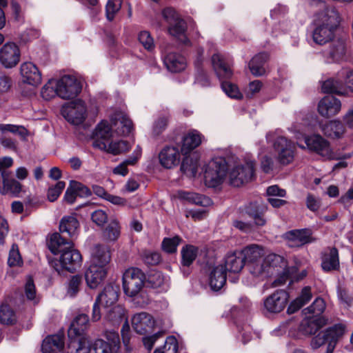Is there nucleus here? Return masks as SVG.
<instances>
[{
  "label": "nucleus",
  "instance_id": "obj_14",
  "mask_svg": "<svg viewBox=\"0 0 353 353\" xmlns=\"http://www.w3.org/2000/svg\"><path fill=\"white\" fill-rule=\"evenodd\" d=\"M21 59V50L14 42H7L0 48V63L6 69L15 68Z\"/></svg>",
  "mask_w": 353,
  "mask_h": 353
},
{
  "label": "nucleus",
  "instance_id": "obj_44",
  "mask_svg": "<svg viewBox=\"0 0 353 353\" xmlns=\"http://www.w3.org/2000/svg\"><path fill=\"white\" fill-rule=\"evenodd\" d=\"M198 249L193 245H185L181 250V264L183 268L189 267L197 256Z\"/></svg>",
  "mask_w": 353,
  "mask_h": 353
},
{
  "label": "nucleus",
  "instance_id": "obj_12",
  "mask_svg": "<svg viewBox=\"0 0 353 353\" xmlns=\"http://www.w3.org/2000/svg\"><path fill=\"white\" fill-rule=\"evenodd\" d=\"M273 148L276 153V159L280 164L287 165L292 163L296 147L291 140L285 137H278L273 143Z\"/></svg>",
  "mask_w": 353,
  "mask_h": 353
},
{
  "label": "nucleus",
  "instance_id": "obj_49",
  "mask_svg": "<svg viewBox=\"0 0 353 353\" xmlns=\"http://www.w3.org/2000/svg\"><path fill=\"white\" fill-rule=\"evenodd\" d=\"M246 214L253 220V226L262 227L265 225L266 219L262 211L257 208L249 207L246 210Z\"/></svg>",
  "mask_w": 353,
  "mask_h": 353
},
{
  "label": "nucleus",
  "instance_id": "obj_1",
  "mask_svg": "<svg viewBox=\"0 0 353 353\" xmlns=\"http://www.w3.org/2000/svg\"><path fill=\"white\" fill-rule=\"evenodd\" d=\"M242 254L249 272L260 279L279 274L287 268L283 256L272 252L265 254L263 248L256 244L245 247Z\"/></svg>",
  "mask_w": 353,
  "mask_h": 353
},
{
  "label": "nucleus",
  "instance_id": "obj_5",
  "mask_svg": "<svg viewBox=\"0 0 353 353\" xmlns=\"http://www.w3.org/2000/svg\"><path fill=\"white\" fill-rule=\"evenodd\" d=\"M212 65L216 75L221 81V88L225 94L232 99H241L242 94L238 87L228 81L233 75V71L230 63L225 58L219 53L214 54L212 57Z\"/></svg>",
  "mask_w": 353,
  "mask_h": 353
},
{
  "label": "nucleus",
  "instance_id": "obj_7",
  "mask_svg": "<svg viewBox=\"0 0 353 353\" xmlns=\"http://www.w3.org/2000/svg\"><path fill=\"white\" fill-rule=\"evenodd\" d=\"M346 326L343 323H337L320 332L311 341L312 349H318L327 343V353H332L339 339L345 334Z\"/></svg>",
  "mask_w": 353,
  "mask_h": 353
},
{
  "label": "nucleus",
  "instance_id": "obj_53",
  "mask_svg": "<svg viewBox=\"0 0 353 353\" xmlns=\"http://www.w3.org/2000/svg\"><path fill=\"white\" fill-rule=\"evenodd\" d=\"M178 350V343L174 336L167 337L164 345L155 350L154 353H176Z\"/></svg>",
  "mask_w": 353,
  "mask_h": 353
},
{
  "label": "nucleus",
  "instance_id": "obj_28",
  "mask_svg": "<svg viewBox=\"0 0 353 353\" xmlns=\"http://www.w3.org/2000/svg\"><path fill=\"white\" fill-rule=\"evenodd\" d=\"M319 128L323 134L330 139H340L345 131L343 123L336 119L320 123Z\"/></svg>",
  "mask_w": 353,
  "mask_h": 353
},
{
  "label": "nucleus",
  "instance_id": "obj_9",
  "mask_svg": "<svg viewBox=\"0 0 353 353\" xmlns=\"http://www.w3.org/2000/svg\"><path fill=\"white\" fill-rule=\"evenodd\" d=\"M145 275L137 268H130L125 270L123 275V288L128 296H136L142 289Z\"/></svg>",
  "mask_w": 353,
  "mask_h": 353
},
{
  "label": "nucleus",
  "instance_id": "obj_26",
  "mask_svg": "<svg viewBox=\"0 0 353 353\" xmlns=\"http://www.w3.org/2000/svg\"><path fill=\"white\" fill-rule=\"evenodd\" d=\"M245 264L244 256L241 253L236 252L228 253L224 261L223 270L225 272L239 273L241 271Z\"/></svg>",
  "mask_w": 353,
  "mask_h": 353
},
{
  "label": "nucleus",
  "instance_id": "obj_50",
  "mask_svg": "<svg viewBox=\"0 0 353 353\" xmlns=\"http://www.w3.org/2000/svg\"><path fill=\"white\" fill-rule=\"evenodd\" d=\"M246 214L253 220V226L262 227L265 225L266 219L262 211L257 208L249 207L246 210Z\"/></svg>",
  "mask_w": 353,
  "mask_h": 353
},
{
  "label": "nucleus",
  "instance_id": "obj_61",
  "mask_svg": "<svg viewBox=\"0 0 353 353\" xmlns=\"http://www.w3.org/2000/svg\"><path fill=\"white\" fill-rule=\"evenodd\" d=\"M181 239L175 236L172 238H165L162 241V249L167 253H174L176 251Z\"/></svg>",
  "mask_w": 353,
  "mask_h": 353
},
{
  "label": "nucleus",
  "instance_id": "obj_21",
  "mask_svg": "<svg viewBox=\"0 0 353 353\" xmlns=\"http://www.w3.org/2000/svg\"><path fill=\"white\" fill-rule=\"evenodd\" d=\"M341 109L340 100L334 96L323 97L319 103L318 112L323 117H331L337 114Z\"/></svg>",
  "mask_w": 353,
  "mask_h": 353
},
{
  "label": "nucleus",
  "instance_id": "obj_37",
  "mask_svg": "<svg viewBox=\"0 0 353 353\" xmlns=\"http://www.w3.org/2000/svg\"><path fill=\"white\" fill-rule=\"evenodd\" d=\"M312 297L311 288L309 286L304 287L300 295L290 303L288 311L290 312H294L307 304L311 300Z\"/></svg>",
  "mask_w": 353,
  "mask_h": 353
},
{
  "label": "nucleus",
  "instance_id": "obj_51",
  "mask_svg": "<svg viewBox=\"0 0 353 353\" xmlns=\"http://www.w3.org/2000/svg\"><path fill=\"white\" fill-rule=\"evenodd\" d=\"M343 83L335 81L332 79L325 81L321 86L322 91L325 93H336L338 94H344L342 90Z\"/></svg>",
  "mask_w": 353,
  "mask_h": 353
},
{
  "label": "nucleus",
  "instance_id": "obj_3",
  "mask_svg": "<svg viewBox=\"0 0 353 353\" xmlns=\"http://www.w3.org/2000/svg\"><path fill=\"white\" fill-rule=\"evenodd\" d=\"M339 23V14L334 7H327L318 12L313 22L312 41L320 46L332 41Z\"/></svg>",
  "mask_w": 353,
  "mask_h": 353
},
{
  "label": "nucleus",
  "instance_id": "obj_10",
  "mask_svg": "<svg viewBox=\"0 0 353 353\" xmlns=\"http://www.w3.org/2000/svg\"><path fill=\"white\" fill-rule=\"evenodd\" d=\"M63 117L74 125L81 124L86 118L87 109L81 99L65 103L61 110Z\"/></svg>",
  "mask_w": 353,
  "mask_h": 353
},
{
  "label": "nucleus",
  "instance_id": "obj_27",
  "mask_svg": "<svg viewBox=\"0 0 353 353\" xmlns=\"http://www.w3.org/2000/svg\"><path fill=\"white\" fill-rule=\"evenodd\" d=\"M89 327V318L85 314L77 315L72 321L68 329V337H85V332Z\"/></svg>",
  "mask_w": 353,
  "mask_h": 353
},
{
  "label": "nucleus",
  "instance_id": "obj_38",
  "mask_svg": "<svg viewBox=\"0 0 353 353\" xmlns=\"http://www.w3.org/2000/svg\"><path fill=\"white\" fill-rule=\"evenodd\" d=\"M268 56L266 53H259L254 56L249 63L250 72L254 76H261L265 73L263 65L268 60Z\"/></svg>",
  "mask_w": 353,
  "mask_h": 353
},
{
  "label": "nucleus",
  "instance_id": "obj_60",
  "mask_svg": "<svg viewBox=\"0 0 353 353\" xmlns=\"http://www.w3.org/2000/svg\"><path fill=\"white\" fill-rule=\"evenodd\" d=\"M82 283L81 276L74 275L68 282L67 294L70 297L75 296L79 292Z\"/></svg>",
  "mask_w": 353,
  "mask_h": 353
},
{
  "label": "nucleus",
  "instance_id": "obj_54",
  "mask_svg": "<svg viewBox=\"0 0 353 353\" xmlns=\"http://www.w3.org/2000/svg\"><path fill=\"white\" fill-rule=\"evenodd\" d=\"M57 79H50L41 89V96L45 100H50L58 96L57 88Z\"/></svg>",
  "mask_w": 353,
  "mask_h": 353
},
{
  "label": "nucleus",
  "instance_id": "obj_57",
  "mask_svg": "<svg viewBox=\"0 0 353 353\" xmlns=\"http://www.w3.org/2000/svg\"><path fill=\"white\" fill-rule=\"evenodd\" d=\"M65 187V183L62 181H59L57 182L56 184L50 186L47 192L48 200L50 202L55 201L59 198Z\"/></svg>",
  "mask_w": 353,
  "mask_h": 353
},
{
  "label": "nucleus",
  "instance_id": "obj_63",
  "mask_svg": "<svg viewBox=\"0 0 353 353\" xmlns=\"http://www.w3.org/2000/svg\"><path fill=\"white\" fill-rule=\"evenodd\" d=\"M23 263L22 259L17 245H13L10 250L8 264L10 267L20 266Z\"/></svg>",
  "mask_w": 353,
  "mask_h": 353
},
{
  "label": "nucleus",
  "instance_id": "obj_33",
  "mask_svg": "<svg viewBox=\"0 0 353 353\" xmlns=\"http://www.w3.org/2000/svg\"><path fill=\"white\" fill-rule=\"evenodd\" d=\"M79 223L74 216H63L60 222L59 230L62 234H66L71 238L77 235Z\"/></svg>",
  "mask_w": 353,
  "mask_h": 353
},
{
  "label": "nucleus",
  "instance_id": "obj_30",
  "mask_svg": "<svg viewBox=\"0 0 353 353\" xmlns=\"http://www.w3.org/2000/svg\"><path fill=\"white\" fill-rule=\"evenodd\" d=\"M327 323V320L323 316H306L302 321L301 330L306 334H315L319 329Z\"/></svg>",
  "mask_w": 353,
  "mask_h": 353
},
{
  "label": "nucleus",
  "instance_id": "obj_41",
  "mask_svg": "<svg viewBox=\"0 0 353 353\" xmlns=\"http://www.w3.org/2000/svg\"><path fill=\"white\" fill-rule=\"evenodd\" d=\"M113 119L115 120L114 125H118V128H121L122 135L126 136L130 134L133 129V125L126 114L122 112L117 113Z\"/></svg>",
  "mask_w": 353,
  "mask_h": 353
},
{
  "label": "nucleus",
  "instance_id": "obj_52",
  "mask_svg": "<svg viewBox=\"0 0 353 353\" xmlns=\"http://www.w3.org/2000/svg\"><path fill=\"white\" fill-rule=\"evenodd\" d=\"M123 0H108L105 5V16L109 21L114 19L121 8Z\"/></svg>",
  "mask_w": 353,
  "mask_h": 353
},
{
  "label": "nucleus",
  "instance_id": "obj_62",
  "mask_svg": "<svg viewBox=\"0 0 353 353\" xmlns=\"http://www.w3.org/2000/svg\"><path fill=\"white\" fill-rule=\"evenodd\" d=\"M97 139L108 142V138L111 136V128L106 121H102L96 128Z\"/></svg>",
  "mask_w": 353,
  "mask_h": 353
},
{
  "label": "nucleus",
  "instance_id": "obj_22",
  "mask_svg": "<svg viewBox=\"0 0 353 353\" xmlns=\"http://www.w3.org/2000/svg\"><path fill=\"white\" fill-rule=\"evenodd\" d=\"M180 152L175 146H165L159 154L160 164L166 169H171L179 165Z\"/></svg>",
  "mask_w": 353,
  "mask_h": 353
},
{
  "label": "nucleus",
  "instance_id": "obj_64",
  "mask_svg": "<svg viewBox=\"0 0 353 353\" xmlns=\"http://www.w3.org/2000/svg\"><path fill=\"white\" fill-rule=\"evenodd\" d=\"M138 39L145 49L152 50L154 48V40L148 31H141L139 34Z\"/></svg>",
  "mask_w": 353,
  "mask_h": 353
},
{
  "label": "nucleus",
  "instance_id": "obj_56",
  "mask_svg": "<svg viewBox=\"0 0 353 353\" xmlns=\"http://www.w3.org/2000/svg\"><path fill=\"white\" fill-rule=\"evenodd\" d=\"M25 295L28 300L37 303L39 301V297L37 294L36 288L32 277L28 276L24 286Z\"/></svg>",
  "mask_w": 353,
  "mask_h": 353
},
{
  "label": "nucleus",
  "instance_id": "obj_29",
  "mask_svg": "<svg viewBox=\"0 0 353 353\" xmlns=\"http://www.w3.org/2000/svg\"><path fill=\"white\" fill-rule=\"evenodd\" d=\"M124 319V307L120 305H115L107 312L103 319V326L117 327Z\"/></svg>",
  "mask_w": 353,
  "mask_h": 353
},
{
  "label": "nucleus",
  "instance_id": "obj_24",
  "mask_svg": "<svg viewBox=\"0 0 353 353\" xmlns=\"http://www.w3.org/2000/svg\"><path fill=\"white\" fill-rule=\"evenodd\" d=\"M346 52L345 40L339 39L332 41L326 56L329 62L339 63L346 60Z\"/></svg>",
  "mask_w": 353,
  "mask_h": 353
},
{
  "label": "nucleus",
  "instance_id": "obj_17",
  "mask_svg": "<svg viewBox=\"0 0 353 353\" xmlns=\"http://www.w3.org/2000/svg\"><path fill=\"white\" fill-rule=\"evenodd\" d=\"M287 244L297 248L312 241V232L309 229L292 230L284 234Z\"/></svg>",
  "mask_w": 353,
  "mask_h": 353
},
{
  "label": "nucleus",
  "instance_id": "obj_23",
  "mask_svg": "<svg viewBox=\"0 0 353 353\" xmlns=\"http://www.w3.org/2000/svg\"><path fill=\"white\" fill-rule=\"evenodd\" d=\"M111 260V251L108 245H95L91 251L90 263L108 268Z\"/></svg>",
  "mask_w": 353,
  "mask_h": 353
},
{
  "label": "nucleus",
  "instance_id": "obj_18",
  "mask_svg": "<svg viewBox=\"0 0 353 353\" xmlns=\"http://www.w3.org/2000/svg\"><path fill=\"white\" fill-rule=\"evenodd\" d=\"M134 330L139 334H145L152 330L155 325L153 316L145 312L135 314L132 318Z\"/></svg>",
  "mask_w": 353,
  "mask_h": 353
},
{
  "label": "nucleus",
  "instance_id": "obj_15",
  "mask_svg": "<svg viewBox=\"0 0 353 353\" xmlns=\"http://www.w3.org/2000/svg\"><path fill=\"white\" fill-rule=\"evenodd\" d=\"M288 303V294L284 290H276L263 302L264 308L270 313H279L283 310Z\"/></svg>",
  "mask_w": 353,
  "mask_h": 353
},
{
  "label": "nucleus",
  "instance_id": "obj_4",
  "mask_svg": "<svg viewBox=\"0 0 353 353\" xmlns=\"http://www.w3.org/2000/svg\"><path fill=\"white\" fill-rule=\"evenodd\" d=\"M204 137L196 130H189L183 137L181 152L183 156L181 170L190 176H195L198 172L199 156L193 152L199 147Z\"/></svg>",
  "mask_w": 353,
  "mask_h": 353
},
{
  "label": "nucleus",
  "instance_id": "obj_34",
  "mask_svg": "<svg viewBox=\"0 0 353 353\" xmlns=\"http://www.w3.org/2000/svg\"><path fill=\"white\" fill-rule=\"evenodd\" d=\"M339 266V252L336 248L329 249L328 252L323 253L322 256L321 267L325 272L336 270Z\"/></svg>",
  "mask_w": 353,
  "mask_h": 353
},
{
  "label": "nucleus",
  "instance_id": "obj_19",
  "mask_svg": "<svg viewBox=\"0 0 353 353\" xmlns=\"http://www.w3.org/2000/svg\"><path fill=\"white\" fill-rule=\"evenodd\" d=\"M108 269L103 267V265L90 263L85 272V278L88 286L92 289L97 288L105 278Z\"/></svg>",
  "mask_w": 353,
  "mask_h": 353
},
{
  "label": "nucleus",
  "instance_id": "obj_2",
  "mask_svg": "<svg viewBox=\"0 0 353 353\" xmlns=\"http://www.w3.org/2000/svg\"><path fill=\"white\" fill-rule=\"evenodd\" d=\"M48 248L54 254H61L59 261H50V265L60 273L63 270L73 272L82 265V256L74 248L72 241L65 240L59 233L53 234L50 239Z\"/></svg>",
  "mask_w": 353,
  "mask_h": 353
},
{
  "label": "nucleus",
  "instance_id": "obj_59",
  "mask_svg": "<svg viewBox=\"0 0 353 353\" xmlns=\"http://www.w3.org/2000/svg\"><path fill=\"white\" fill-rule=\"evenodd\" d=\"M104 327V337L108 341L110 346L119 347L120 345V338L119 333L114 330L115 327Z\"/></svg>",
  "mask_w": 353,
  "mask_h": 353
},
{
  "label": "nucleus",
  "instance_id": "obj_13",
  "mask_svg": "<svg viewBox=\"0 0 353 353\" xmlns=\"http://www.w3.org/2000/svg\"><path fill=\"white\" fill-rule=\"evenodd\" d=\"M58 97L63 99L75 97L81 90V83L71 75H64L57 79Z\"/></svg>",
  "mask_w": 353,
  "mask_h": 353
},
{
  "label": "nucleus",
  "instance_id": "obj_47",
  "mask_svg": "<svg viewBox=\"0 0 353 353\" xmlns=\"http://www.w3.org/2000/svg\"><path fill=\"white\" fill-rule=\"evenodd\" d=\"M325 309V303L323 299L316 298L311 305L305 308L303 312L305 315L312 314V316H321L320 315Z\"/></svg>",
  "mask_w": 353,
  "mask_h": 353
},
{
  "label": "nucleus",
  "instance_id": "obj_35",
  "mask_svg": "<svg viewBox=\"0 0 353 353\" xmlns=\"http://www.w3.org/2000/svg\"><path fill=\"white\" fill-rule=\"evenodd\" d=\"M186 23L184 20L179 19L170 24L168 31L170 34L176 38L179 41L184 45H188L190 41L185 34Z\"/></svg>",
  "mask_w": 353,
  "mask_h": 353
},
{
  "label": "nucleus",
  "instance_id": "obj_36",
  "mask_svg": "<svg viewBox=\"0 0 353 353\" xmlns=\"http://www.w3.org/2000/svg\"><path fill=\"white\" fill-rule=\"evenodd\" d=\"M117 289L113 285H106L103 292L97 296V301L105 307L111 306L118 299Z\"/></svg>",
  "mask_w": 353,
  "mask_h": 353
},
{
  "label": "nucleus",
  "instance_id": "obj_6",
  "mask_svg": "<svg viewBox=\"0 0 353 353\" xmlns=\"http://www.w3.org/2000/svg\"><path fill=\"white\" fill-rule=\"evenodd\" d=\"M289 130L294 134V137L297 140L303 137L306 148L310 151L327 159H338L331 149L330 142L320 134L304 135L303 127L297 124H293Z\"/></svg>",
  "mask_w": 353,
  "mask_h": 353
},
{
  "label": "nucleus",
  "instance_id": "obj_8",
  "mask_svg": "<svg viewBox=\"0 0 353 353\" xmlns=\"http://www.w3.org/2000/svg\"><path fill=\"white\" fill-rule=\"evenodd\" d=\"M228 165L225 159L216 157L210 161L205 167L204 181L207 186L216 188L219 186L226 176Z\"/></svg>",
  "mask_w": 353,
  "mask_h": 353
},
{
  "label": "nucleus",
  "instance_id": "obj_16",
  "mask_svg": "<svg viewBox=\"0 0 353 353\" xmlns=\"http://www.w3.org/2000/svg\"><path fill=\"white\" fill-rule=\"evenodd\" d=\"M22 81L32 86H37L41 83V72L32 62H24L20 66Z\"/></svg>",
  "mask_w": 353,
  "mask_h": 353
},
{
  "label": "nucleus",
  "instance_id": "obj_11",
  "mask_svg": "<svg viewBox=\"0 0 353 353\" xmlns=\"http://www.w3.org/2000/svg\"><path fill=\"white\" fill-rule=\"evenodd\" d=\"M254 161L248 160L234 166L229 173L230 183L234 187H239L250 181L254 176Z\"/></svg>",
  "mask_w": 353,
  "mask_h": 353
},
{
  "label": "nucleus",
  "instance_id": "obj_48",
  "mask_svg": "<svg viewBox=\"0 0 353 353\" xmlns=\"http://www.w3.org/2000/svg\"><path fill=\"white\" fill-rule=\"evenodd\" d=\"M246 214L253 220V226L262 227L265 225L266 219L262 211L257 208L249 207L246 210Z\"/></svg>",
  "mask_w": 353,
  "mask_h": 353
},
{
  "label": "nucleus",
  "instance_id": "obj_31",
  "mask_svg": "<svg viewBox=\"0 0 353 353\" xmlns=\"http://www.w3.org/2000/svg\"><path fill=\"white\" fill-rule=\"evenodd\" d=\"M66 353H90V343L87 337L69 338Z\"/></svg>",
  "mask_w": 353,
  "mask_h": 353
},
{
  "label": "nucleus",
  "instance_id": "obj_32",
  "mask_svg": "<svg viewBox=\"0 0 353 353\" xmlns=\"http://www.w3.org/2000/svg\"><path fill=\"white\" fill-rule=\"evenodd\" d=\"M226 281V274L222 265H216L210 271L209 284L211 289L218 291L224 285Z\"/></svg>",
  "mask_w": 353,
  "mask_h": 353
},
{
  "label": "nucleus",
  "instance_id": "obj_20",
  "mask_svg": "<svg viewBox=\"0 0 353 353\" xmlns=\"http://www.w3.org/2000/svg\"><path fill=\"white\" fill-rule=\"evenodd\" d=\"M92 146L114 155L126 152L130 148V143L123 140L105 142L99 139H95L92 143Z\"/></svg>",
  "mask_w": 353,
  "mask_h": 353
},
{
  "label": "nucleus",
  "instance_id": "obj_42",
  "mask_svg": "<svg viewBox=\"0 0 353 353\" xmlns=\"http://www.w3.org/2000/svg\"><path fill=\"white\" fill-rule=\"evenodd\" d=\"M17 322L15 312L8 303L0 305V323L4 325H13Z\"/></svg>",
  "mask_w": 353,
  "mask_h": 353
},
{
  "label": "nucleus",
  "instance_id": "obj_45",
  "mask_svg": "<svg viewBox=\"0 0 353 353\" xmlns=\"http://www.w3.org/2000/svg\"><path fill=\"white\" fill-rule=\"evenodd\" d=\"M21 184L15 180L11 179L4 181L2 186H0V193L3 195L11 194L14 196H17L21 191Z\"/></svg>",
  "mask_w": 353,
  "mask_h": 353
},
{
  "label": "nucleus",
  "instance_id": "obj_40",
  "mask_svg": "<svg viewBox=\"0 0 353 353\" xmlns=\"http://www.w3.org/2000/svg\"><path fill=\"white\" fill-rule=\"evenodd\" d=\"M121 233L119 223L117 219H111L103 231V237L107 241H117Z\"/></svg>",
  "mask_w": 353,
  "mask_h": 353
},
{
  "label": "nucleus",
  "instance_id": "obj_55",
  "mask_svg": "<svg viewBox=\"0 0 353 353\" xmlns=\"http://www.w3.org/2000/svg\"><path fill=\"white\" fill-rule=\"evenodd\" d=\"M112 347L108 342L103 339H96L90 343V353H112Z\"/></svg>",
  "mask_w": 353,
  "mask_h": 353
},
{
  "label": "nucleus",
  "instance_id": "obj_58",
  "mask_svg": "<svg viewBox=\"0 0 353 353\" xmlns=\"http://www.w3.org/2000/svg\"><path fill=\"white\" fill-rule=\"evenodd\" d=\"M169 117L168 115H161L158 117L154 121L152 125V134L159 136L167 128L168 125Z\"/></svg>",
  "mask_w": 353,
  "mask_h": 353
},
{
  "label": "nucleus",
  "instance_id": "obj_46",
  "mask_svg": "<svg viewBox=\"0 0 353 353\" xmlns=\"http://www.w3.org/2000/svg\"><path fill=\"white\" fill-rule=\"evenodd\" d=\"M0 132L2 134L10 132L17 134L23 140H25L28 135V130L23 125L0 123Z\"/></svg>",
  "mask_w": 353,
  "mask_h": 353
},
{
  "label": "nucleus",
  "instance_id": "obj_39",
  "mask_svg": "<svg viewBox=\"0 0 353 353\" xmlns=\"http://www.w3.org/2000/svg\"><path fill=\"white\" fill-rule=\"evenodd\" d=\"M178 195L181 199L196 205L207 206L210 205L212 203L210 198L195 192L181 191L179 192Z\"/></svg>",
  "mask_w": 353,
  "mask_h": 353
},
{
  "label": "nucleus",
  "instance_id": "obj_43",
  "mask_svg": "<svg viewBox=\"0 0 353 353\" xmlns=\"http://www.w3.org/2000/svg\"><path fill=\"white\" fill-rule=\"evenodd\" d=\"M148 282L154 288H162L163 290H166L168 287L169 279L161 272L154 271L149 274Z\"/></svg>",
  "mask_w": 353,
  "mask_h": 353
},
{
  "label": "nucleus",
  "instance_id": "obj_25",
  "mask_svg": "<svg viewBox=\"0 0 353 353\" xmlns=\"http://www.w3.org/2000/svg\"><path fill=\"white\" fill-rule=\"evenodd\" d=\"M163 59L165 67L172 72H180L187 66L186 59L176 52H165Z\"/></svg>",
  "mask_w": 353,
  "mask_h": 353
}]
</instances>
